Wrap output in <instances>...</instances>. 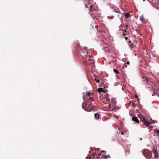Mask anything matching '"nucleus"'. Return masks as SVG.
Listing matches in <instances>:
<instances>
[{"mask_svg": "<svg viewBox=\"0 0 159 159\" xmlns=\"http://www.w3.org/2000/svg\"><path fill=\"white\" fill-rule=\"evenodd\" d=\"M127 27H128V25H126V26L125 27V29H126V28H127Z\"/></svg>", "mask_w": 159, "mask_h": 159, "instance_id": "obj_32", "label": "nucleus"}, {"mask_svg": "<svg viewBox=\"0 0 159 159\" xmlns=\"http://www.w3.org/2000/svg\"><path fill=\"white\" fill-rule=\"evenodd\" d=\"M86 159H93V158H92L91 157H87L86 158Z\"/></svg>", "mask_w": 159, "mask_h": 159, "instance_id": "obj_27", "label": "nucleus"}, {"mask_svg": "<svg viewBox=\"0 0 159 159\" xmlns=\"http://www.w3.org/2000/svg\"><path fill=\"white\" fill-rule=\"evenodd\" d=\"M101 84H102V83H103V82H101Z\"/></svg>", "mask_w": 159, "mask_h": 159, "instance_id": "obj_37", "label": "nucleus"}, {"mask_svg": "<svg viewBox=\"0 0 159 159\" xmlns=\"http://www.w3.org/2000/svg\"><path fill=\"white\" fill-rule=\"evenodd\" d=\"M156 132L157 134H159V130H157Z\"/></svg>", "mask_w": 159, "mask_h": 159, "instance_id": "obj_26", "label": "nucleus"}, {"mask_svg": "<svg viewBox=\"0 0 159 159\" xmlns=\"http://www.w3.org/2000/svg\"><path fill=\"white\" fill-rule=\"evenodd\" d=\"M94 116L96 118L98 119L100 115L98 113H95L94 115Z\"/></svg>", "mask_w": 159, "mask_h": 159, "instance_id": "obj_20", "label": "nucleus"}, {"mask_svg": "<svg viewBox=\"0 0 159 159\" xmlns=\"http://www.w3.org/2000/svg\"><path fill=\"white\" fill-rule=\"evenodd\" d=\"M113 71H114V72L115 73H116V74H119V72L117 70H116V69H114L113 70Z\"/></svg>", "mask_w": 159, "mask_h": 159, "instance_id": "obj_21", "label": "nucleus"}, {"mask_svg": "<svg viewBox=\"0 0 159 159\" xmlns=\"http://www.w3.org/2000/svg\"><path fill=\"white\" fill-rule=\"evenodd\" d=\"M82 107L85 110L88 111H90L94 110L93 104L89 102L86 103H84L82 104Z\"/></svg>", "mask_w": 159, "mask_h": 159, "instance_id": "obj_2", "label": "nucleus"}, {"mask_svg": "<svg viewBox=\"0 0 159 159\" xmlns=\"http://www.w3.org/2000/svg\"><path fill=\"white\" fill-rule=\"evenodd\" d=\"M124 31L125 32H123V34L124 35V37H125V34L124 33L126 32V30H124Z\"/></svg>", "mask_w": 159, "mask_h": 159, "instance_id": "obj_25", "label": "nucleus"}, {"mask_svg": "<svg viewBox=\"0 0 159 159\" xmlns=\"http://www.w3.org/2000/svg\"><path fill=\"white\" fill-rule=\"evenodd\" d=\"M83 62L86 65L90 64V63H94V60L93 59V57L90 56L89 58H87L84 60Z\"/></svg>", "mask_w": 159, "mask_h": 159, "instance_id": "obj_6", "label": "nucleus"}, {"mask_svg": "<svg viewBox=\"0 0 159 159\" xmlns=\"http://www.w3.org/2000/svg\"><path fill=\"white\" fill-rule=\"evenodd\" d=\"M152 152L154 154V157L156 158H159V157H158V151H157V149H156V150L154 149L153 151H152Z\"/></svg>", "mask_w": 159, "mask_h": 159, "instance_id": "obj_12", "label": "nucleus"}, {"mask_svg": "<svg viewBox=\"0 0 159 159\" xmlns=\"http://www.w3.org/2000/svg\"><path fill=\"white\" fill-rule=\"evenodd\" d=\"M92 96H93L92 93H90L89 92L84 93L83 98L84 100H88L89 99L90 100H93V98H92Z\"/></svg>", "mask_w": 159, "mask_h": 159, "instance_id": "obj_3", "label": "nucleus"}, {"mask_svg": "<svg viewBox=\"0 0 159 159\" xmlns=\"http://www.w3.org/2000/svg\"><path fill=\"white\" fill-rule=\"evenodd\" d=\"M120 108V107H118L116 105V106H114L112 108L111 111L114 112H116V110L119 109Z\"/></svg>", "mask_w": 159, "mask_h": 159, "instance_id": "obj_14", "label": "nucleus"}, {"mask_svg": "<svg viewBox=\"0 0 159 159\" xmlns=\"http://www.w3.org/2000/svg\"><path fill=\"white\" fill-rule=\"evenodd\" d=\"M126 64L128 65H129V61H127L126 63Z\"/></svg>", "mask_w": 159, "mask_h": 159, "instance_id": "obj_29", "label": "nucleus"}, {"mask_svg": "<svg viewBox=\"0 0 159 159\" xmlns=\"http://www.w3.org/2000/svg\"><path fill=\"white\" fill-rule=\"evenodd\" d=\"M144 155L148 158H150L152 157V152L149 150H146L144 153Z\"/></svg>", "mask_w": 159, "mask_h": 159, "instance_id": "obj_7", "label": "nucleus"}, {"mask_svg": "<svg viewBox=\"0 0 159 159\" xmlns=\"http://www.w3.org/2000/svg\"><path fill=\"white\" fill-rule=\"evenodd\" d=\"M102 157L103 158H105L106 159L108 158H110V155H106V154H103L102 155Z\"/></svg>", "mask_w": 159, "mask_h": 159, "instance_id": "obj_16", "label": "nucleus"}, {"mask_svg": "<svg viewBox=\"0 0 159 159\" xmlns=\"http://www.w3.org/2000/svg\"><path fill=\"white\" fill-rule=\"evenodd\" d=\"M145 79L146 81H148V78L146 77H145Z\"/></svg>", "mask_w": 159, "mask_h": 159, "instance_id": "obj_30", "label": "nucleus"}, {"mask_svg": "<svg viewBox=\"0 0 159 159\" xmlns=\"http://www.w3.org/2000/svg\"><path fill=\"white\" fill-rule=\"evenodd\" d=\"M121 135H123L124 134V133L123 132H121Z\"/></svg>", "mask_w": 159, "mask_h": 159, "instance_id": "obj_28", "label": "nucleus"}, {"mask_svg": "<svg viewBox=\"0 0 159 159\" xmlns=\"http://www.w3.org/2000/svg\"><path fill=\"white\" fill-rule=\"evenodd\" d=\"M116 102L115 98H112L111 100V102H110V103H109L108 107L110 108H112L114 106H116Z\"/></svg>", "mask_w": 159, "mask_h": 159, "instance_id": "obj_8", "label": "nucleus"}, {"mask_svg": "<svg viewBox=\"0 0 159 159\" xmlns=\"http://www.w3.org/2000/svg\"><path fill=\"white\" fill-rule=\"evenodd\" d=\"M76 53L80 58L83 59V61L86 58L90 57V55H88L87 50L86 48L79 47L76 51Z\"/></svg>", "mask_w": 159, "mask_h": 159, "instance_id": "obj_1", "label": "nucleus"}, {"mask_svg": "<svg viewBox=\"0 0 159 159\" xmlns=\"http://www.w3.org/2000/svg\"><path fill=\"white\" fill-rule=\"evenodd\" d=\"M135 98H137L138 97V96L137 95H135Z\"/></svg>", "mask_w": 159, "mask_h": 159, "instance_id": "obj_35", "label": "nucleus"}, {"mask_svg": "<svg viewBox=\"0 0 159 159\" xmlns=\"http://www.w3.org/2000/svg\"><path fill=\"white\" fill-rule=\"evenodd\" d=\"M84 1L85 6L86 7H88L87 4H90V2H91V0H84Z\"/></svg>", "mask_w": 159, "mask_h": 159, "instance_id": "obj_13", "label": "nucleus"}, {"mask_svg": "<svg viewBox=\"0 0 159 159\" xmlns=\"http://www.w3.org/2000/svg\"><path fill=\"white\" fill-rule=\"evenodd\" d=\"M113 11L115 12H116L117 13H119V11H117L116 10L114 9L113 10Z\"/></svg>", "mask_w": 159, "mask_h": 159, "instance_id": "obj_24", "label": "nucleus"}, {"mask_svg": "<svg viewBox=\"0 0 159 159\" xmlns=\"http://www.w3.org/2000/svg\"><path fill=\"white\" fill-rule=\"evenodd\" d=\"M125 39H126V40H127L128 39V38L127 37H125Z\"/></svg>", "mask_w": 159, "mask_h": 159, "instance_id": "obj_33", "label": "nucleus"}, {"mask_svg": "<svg viewBox=\"0 0 159 159\" xmlns=\"http://www.w3.org/2000/svg\"><path fill=\"white\" fill-rule=\"evenodd\" d=\"M97 12H99V11L96 10L90 13V15L93 18V19H94V17H96V15Z\"/></svg>", "mask_w": 159, "mask_h": 159, "instance_id": "obj_10", "label": "nucleus"}, {"mask_svg": "<svg viewBox=\"0 0 159 159\" xmlns=\"http://www.w3.org/2000/svg\"><path fill=\"white\" fill-rule=\"evenodd\" d=\"M139 20L143 24L147 23L148 21L146 19L144 18L143 16H142L139 18Z\"/></svg>", "mask_w": 159, "mask_h": 159, "instance_id": "obj_11", "label": "nucleus"}, {"mask_svg": "<svg viewBox=\"0 0 159 159\" xmlns=\"http://www.w3.org/2000/svg\"><path fill=\"white\" fill-rule=\"evenodd\" d=\"M101 16V13H100V11H99V12H97V14L96 15V17L97 16L100 17Z\"/></svg>", "mask_w": 159, "mask_h": 159, "instance_id": "obj_22", "label": "nucleus"}, {"mask_svg": "<svg viewBox=\"0 0 159 159\" xmlns=\"http://www.w3.org/2000/svg\"><path fill=\"white\" fill-rule=\"evenodd\" d=\"M139 117L140 119V121L143 122L144 125L147 126H148L152 124L151 122H149L145 120V117L144 116L139 114Z\"/></svg>", "mask_w": 159, "mask_h": 159, "instance_id": "obj_4", "label": "nucleus"}, {"mask_svg": "<svg viewBox=\"0 0 159 159\" xmlns=\"http://www.w3.org/2000/svg\"><path fill=\"white\" fill-rule=\"evenodd\" d=\"M95 80L96 81V82L98 83H100V81L98 79H95Z\"/></svg>", "mask_w": 159, "mask_h": 159, "instance_id": "obj_23", "label": "nucleus"}, {"mask_svg": "<svg viewBox=\"0 0 159 159\" xmlns=\"http://www.w3.org/2000/svg\"><path fill=\"white\" fill-rule=\"evenodd\" d=\"M92 2L91 1V2H90V4H87L88 7H87L90 8V12H89V13H91L93 12L94 11H95L97 10L95 8V5H93L92 4H91V5H90Z\"/></svg>", "mask_w": 159, "mask_h": 159, "instance_id": "obj_9", "label": "nucleus"}, {"mask_svg": "<svg viewBox=\"0 0 159 159\" xmlns=\"http://www.w3.org/2000/svg\"><path fill=\"white\" fill-rule=\"evenodd\" d=\"M100 103L102 105L104 104L108 105L110 103V100L108 97L104 98L103 96L100 97Z\"/></svg>", "mask_w": 159, "mask_h": 159, "instance_id": "obj_5", "label": "nucleus"}, {"mask_svg": "<svg viewBox=\"0 0 159 159\" xmlns=\"http://www.w3.org/2000/svg\"><path fill=\"white\" fill-rule=\"evenodd\" d=\"M101 152H105V151H103V150H101Z\"/></svg>", "mask_w": 159, "mask_h": 159, "instance_id": "obj_31", "label": "nucleus"}, {"mask_svg": "<svg viewBox=\"0 0 159 159\" xmlns=\"http://www.w3.org/2000/svg\"><path fill=\"white\" fill-rule=\"evenodd\" d=\"M124 66H125V67H126L127 66L126 64H125V65Z\"/></svg>", "mask_w": 159, "mask_h": 159, "instance_id": "obj_34", "label": "nucleus"}, {"mask_svg": "<svg viewBox=\"0 0 159 159\" xmlns=\"http://www.w3.org/2000/svg\"><path fill=\"white\" fill-rule=\"evenodd\" d=\"M124 15L126 18H128L130 17V14L128 13H124Z\"/></svg>", "mask_w": 159, "mask_h": 159, "instance_id": "obj_17", "label": "nucleus"}, {"mask_svg": "<svg viewBox=\"0 0 159 159\" xmlns=\"http://www.w3.org/2000/svg\"><path fill=\"white\" fill-rule=\"evenodd\" d=\"M103 89L102 88H99L98 89V91L99 93L101 92H103Z\"/></svg>", "mask_w": 159, "mask_h": 159, "instance_id": "obj_19", "label": "nucleus"}, {"mask_svg": "<svg viewBox=\"0 0 159 159\" xmlns=\"http://www.w3.org/2000/svg\"><path fill=\"white\" fill-rule=\"evenodd\" d=\"M143 1H145V0H143Z\"/></svg>", "mask_w": 159, "mask_h": 159, "instance_id": "obj_38", "label": "nucleus"}, {"mask_svg": "<svg viewBox=\"0 0 159 159\" xmlns=\"http://www.w3.org/2000/svg\"><path fill=\"white\" fill-rule=\"evenodd\" d=\"M132 120L136 122L139 123V121L137 118L135 116H133L132 118Z\"/></svg>", "mask_w": 159, "mask_h": 159, "instance_id": "obj_15", "label": "nucleus"}, {"mask_svg": "<svg viewBox=\"0 0 159 159\" xmlns=\"http://www.w3.org/2000/svg\"><path fill=\"white\" fill-rule=\"evenodd\" d=\"M93 155L94 158L96 159H99V157L97 155H96L95 154H94V153H93Z\"/></svg>", "mask_w": 159, "mask_h": 159, "instance_id": "obj_18", "label": "nucleus"}, {"mask_svg": "<svg viewBox=\"0 0 159 159\" xmlns=\"http://www.w3.org/2000/svg\"><path fill=\"white\" fill-rule=\"evenodd\" d=\"M133 114H131V116H133Z\"/></svg>", "mask_w": 159, "mask_h": 159, "instance_id": "obj_36", "label": "nucleus"}]
</instances>
